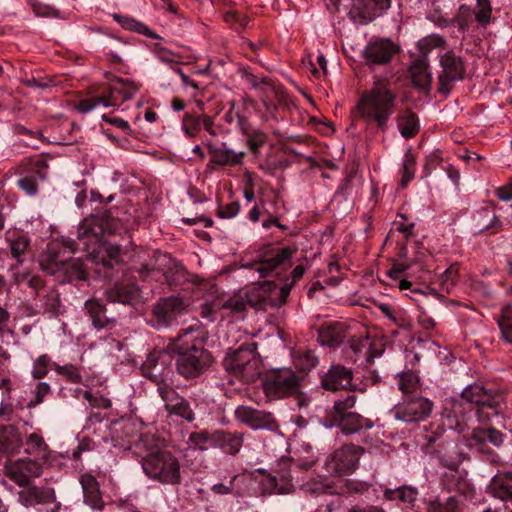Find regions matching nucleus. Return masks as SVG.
Listing matches in <instances>:
<instances>
[{
    "mask_svg": "<svg viewBox=\"0 0 512 512\" xmlns=\"http://www.w3.org/2000/svg\"><path fill=\"white\" fill-rule=\"evenodd\" d=\"M199 330V325H191L182 329L168 345L171 352L177 354L176 367L179 374L186 378H194L204 373L212 364L209 351L197 346L195 343H181V340Z\"/></svg>",
    "mask_w": 512,
    "mask_h": 512,
    "instance_id": "20e7f679",
    "label": "nucleus"
},
{
    "mask_svg": "<svg viewBox=\"0 0 512 512\" xmlns=\"http://www.w3.org/2000/svg\"><path fill=\"white\" fill-rule=\"evenodd\" d=\"M353 371L343 365H332L321 377V384L325 390H345L352 386Z\"/></svg>",
    "mask_w": 512,
    "mask_h": 512,
    "instance_id": "aec40b11",
    "label": "nucleus"
},
{
    "mask_svg": "<svg viewBox=\"0 0 512 512\" xmlns=\"http://www.w3.org/2000/svg\"><path fill=\"white\" fill-rule=\"evenodd\" d=\"M498 325L501 331L512 329V307L505 306L501 310V315L498 318Z\"/></svg>",
    "mask_w": 512,
    "mask_h": 512,
    "instance_id": "338daca9",
    "label": "nucleus"
},
{
    "mask_svg": "<svg viewBox=\"0 0 512 512\" xmlns=\"http://www.w3.org/2000/svg\"><path fill=\"white\" fill-rule=\"evenodd\" d=\"M347 337L345 326L339 322H330L322 325L318 331V341L321 345L335 347Z\"/></svg>",
    "mask_w": 512,
    "mask_h": 512,
    "instance_id": "2f4dec72",
    "label": "nucleus"
},
{
    "mask_svg": "<svg viewBox=\"0 0 512 512\" xmlns=\"http://www.w3.org/2000/svg\"><path fill=\"white\" fill-rule=\"evenodd\" d=\"M51 391L50 385L47 382H39L33 390L34 397L28 402L27 406L33 408L43 402L45 396Z\"/></svg>",
    "mask_w": 512,
    "mask_h": 512,
    "instance_id": "4d7b16f0",
    "label": "nucleus"
},
{
    "mask_svg": "<svg viewBox=\"0 0 512 512\" xmlns=\"http://www.w3.org/2000/svg\"><path fill=\"white\" fill-rule=\"evenodd\" d=\"M10 379H0V415H4L9 407Z\"/></svg>",
    "mask_w": 512,
    "mask_h": 512,
    "instance_id": "13d9d810",
    "label": "nucleus"
},
{
    "mask_svg": "<svg viewBox=\"0 0 512 512\" xmlns=\"http://www.w3.org/2000/svg\"><path fill=\"white\" fill-rule=\"evenodd\" d=\"M302 489L311 495L318 496L321 494L330 493L332 487L330 484L324 483L322 481H312L303 484Z\"/></svg>",
    "mask_w": 512,
    "mask_h": 512,
    "instance_id": "052dcab7",
    "label": "nucleus"
},
{
    "mask_svg": "<svg viewBox=\"0 0 512 512\" xmlns=\"http://www.w3.org/2000/svg\"><path fill=\"white\" fill-rule=\"evenodd\" d=\"M18 492V500L25 507L52 503L56 500L55 491L48 486H36L29 483Z\"/></svg>",
    "mask_w": 512,
    "mask_h": 512,
    "instance_id": "4be33fe9",
    "label": "nucleus"
},
{
    "mask_svg": "<svg viewBox=\"0 0 512 512\" xmlns=\"http://www.w3.org/2000/svg\"><path fill=\"white\" fill-rule=\"evenodd\" d=\"M295 251V249L290 247L269 249L261 255L259 266L256 270L264 277L289 262Z\"/></svg>",
    "mask_w": 512,
    "mask_h": 512,
    "instance_id": "412c9836",
    "label": "nucleus"
},
{
    "mask_svg": "<svg viewBox=\"0 0 512 512\" xmlns=\"http://www.w3.org/2000/svg\"><path fill=\"white\" fill-rule=\"evenodd\" d=\"M64 249L59 243H50L47 250L40 258V266L43 271L51 275H64L67 281L84 280L86 271L81 259H69L64 254L65 249L69 253L74 252V242L67 240L63 242Z\"/></svg>",
    "mask_w": 512,
    "mask_h": 512,
    "instance_id": "39448f33",
    "label": "nucleus"
},
{
    "mask_svg": "<svg viewBox=\"0 0 512 512\" xmlns=\"http://www.w3.org/2000/svg\"><path fill=\"white\" fill-rule=\"evenodd\" d=\"M475 21L472 9L467 5H461L451 21H444L443 25H454L462 33L468 31Z\"/></svg>",
    "mask_w": 512,
    "mask_h": 512,
    "instance_id": "a19ab883",
    "label": "nucleus"
},
{
    "mask_svg": "<svg viewBox=\"0 0 512 512\" xmlns=\"http://www.w3.org/2000/svg\"><path fill=\"white\" fill-rule=\"evenodd\" d=\"M84 308L93 327L97 330L110 328L115 325V315L108 313L105 305L100 300L95 298L88 299L84 304Z\"/></svg>",
    "mask_w": 512,
    "mask_h": 512,
    "instance_id": "b1692460",
    "label": "nucleus"
},
{
    "mask_svg": "<svg viewBox=\"0 0 512 512\" xmlns=\"http://www.w3.org/2000/svg\"><path fill=\"white\" fill-rule=\"evenodd\" d=\"M167 271H162V275L165 277L169 285H176L185 279L186 273L184 267L181 265V272L176 273L174 268H166Z\"/></svg>",
    "mask_w": 512,
    "mask_h": 512,
    "instance_id": "69168bd1",
    "label": "nucleus"
},
{
    "mask_svg": "<svg viewBox=\"0 0 512 512\" xmlns=\"http://www.w3.org/2000/svg\"><path fill=\"white\" fill-rule=\"evenodd\" d=\"M138 446L143 452L141 466L149 479L166 485L180 483V462L171 451L162 447L159 440L143 435Z\"/></svg>",
    "mask_w": 512,
    "mask_h": 512,
    "instance_id": "f257e3e1",
    "label": "nucleus"
},
{
    "mask_svg": "<svg viewBox=\"0 0 512 512\" xmlns=\"http://www.w3.org/2000/svg\"><path fill=\"white\" fill-rule=\"evenodd\" d=\"M460 408H461L460 403H457V402L453 403L452 410L450 412H446V417H447L448 426L450 429H457L460 432H462L463 429L461 427V422L459 419V413L461 412Z\"/></svg>",
    "mask_w": 512,
    "mask_h": 512,
    "instance_id": "e2e57ef3",
    "label": "nucleus"
},
{
    "mask_svg": "<svg viewBox=\"0 0 512 512\" xmlns=\"http://www.w3.org/2000/svg\"><path fill=\"white\" fill-rule=\"evenodd\" d=\"M155 54L161 62L169 65L173 71H176V68L179 67L181 63L182 57L179 54L163 46L157 45L155 47Z\"/></svg>",
    "mask_w": 512,
    "mask_h": 512,
    "instance_id": "3c124183",
    "label": "nucleus"
},
{
    "mask_svg": "<svg viewBox=\"0 0 512 512\" xmlns=\"http://www.w3.org/2000/svg\"><path fill=\"white\" fill-rule=\"evenodd\" d=\"M79 481L82 486L84 502L93 509H102L104 502L96 478L89 473H85L80 476Z\"/></svg>",
    "mask_w": 512,
    "mask_h": 512,
    "instance_id": "7c9ffc66",
    "label": "nucleus"
},
{
    "mask_svg": "<svg viewBox=\"0 0 512 512\" xmlns=\"http://www.w3.org/2000/svg\"><path fill=\"white\" fill-rule=\"evenodd\" d=\"M398 387L405 397L408 396V394H414L419 388V379L413 373H401L399 375Z\"/></svg>",
    "mask_w": 512,
    "mask_h": 512,
    "instance_id": "09e8293b",
    "label": "nucleus"
},
{
    "mask_svg": "<svg viewBox=\"0 0 512 512\" xmlns=\"http://www.w3.org/2000/svg\"><path fill=\"white\" fill-rule=\"evenodd\" d=\"M148 376L157 384V392L164 402V407L169 415L178 416L187 422L195 419V414L190 403L170 385L164 383L163 379L152 370Z\"/></svg>",
    "mask_w": 512,
    "mask_h": 512,
    "instance_id": "9d476101",
    "label": "nucleus"
},
{
    "mask_svg": "<svg viewBox=\"0 0 512 512\" xmlns=\"http://www.w3.org/2000/svg\"><path fill=\"white\" fill-rule=\"evenodd\" d=\"M357 403V396L354 392H349L345 397H340L334 401L333 408L330 412L331 421H334L346 414L353 413L351 411Z\"/></svg>",
    "mask_w": 512,
    "mask_h": 512,
    "instance_id": "ea45409f",
    "label": "nucleus"
},
{
    "mask_svg": "<svg viewBox=\"0 0 512 512\" xmlns=\"http://www.w3.org/2000/svg\"><path fill=\"white\" fill-rule=\"evenodd\" d=\"M244 152H238L223 147L213 148L211 150V161L217 165H238Z\"/></svg>",
    "mask_w": 512,
    "mask_h": 512,
    "instance_id": "e433bc0d",
    "label": "nucleus"
},
{
    "mask_svg": "<svg viewBox=\"0 0 512 512\" xmlns=\"http://www.w3.org/2000/svg\"><path fill=\"white\" fill-rule=\"evenodd\" d=\"M418 496L416 488L402 486L396 489H385L384 498L388 501L398 500L404 504L413 505Z\"/></svg>",
    "mask_w": 512,
    "mask_h": 512,
    "instance_id": "58836bf2",
    "label": "nucleus"
},
{
    "mask_svg": "<svg viewBox=\"0 0 512 512\" xmlns=\"http://www.w3.org/2000/svg\"><path fill=\"white\" fill-rule=\"evenodd\" d=\"M112 233L109 219L92 216L84 219L78 227V240L82 243L92 262L101 263L105 267H113L118 263L121 254L120 246H104L105 235Z\"/></svg>",
    "mask_w": 512,
    "mask_h": 512,
    "instance_id": "f03ea898",
    "label": "nucleus"
},
{
    "mask_svg": "<svg viewBox=\"0 0 512 512\" xmlns=\"http://www.w3.org/2000/svg\"><path fill=\"white\" fill-rule=\"evenodd\" d=\"M432 408L433 403L428 398L406 396L392 408L391 414L398 421L412 424L425 421L430 416Z\"/></svg>",
    "mask_w": 512,
    "mask_h": 512,
    "instance_id": "9b49d317",
    "label": "nucleus"
},
{
    "mask_svg": "<svg viewBox=\"0 0 512 512\" xmlns=\"http://www.w3.org/2000/svg\"><path fill=\"white\" fill-rule=\"evenodd\" d=\"M262 387L265 395L271 400L295 397L299 407L308 405L310 401L302 392L301 378L288 368L268 372L262 380Z\"/></svg>",
    "mask_w": 512,
    "mask_h": 512,
    "instance_id": "423d86ee",
    "label": "nucleus"
},
{
    "mask_svg": "<svg viewBox=\"0 0 512 512\" xmlns=\"http://www.w3.org/2000/svg\"><path fill=\"white\" fill-rule=\"evenodd\" d=\"M26 165H28L30 173L20 178L17 184L28 195L34 196L38 192V182L46 179L48 164L43 157L36 156L28 159Z\"/></svg>",
    "mask_w": 512,
    "mask_h": 512,
    "instance_id": "6ab92c4d",
    "label": "nucleus"
},
{
    "mask_svg": "<svg viewBox=\"0 0 512 512\" xmlns=\"http://www.w3.org/2000/svg\"><path fill=\"white\" fill-rule=\"evenodd\" d=\"M497 216L490 210L484 209L479 213L477 227L479 231L494 230L499 225Z\"/></svg>",
    "mask_w": 512,
    "mask_h": 512,
    "instance_id": "864d4df0",
    "label": "nucleus"
},
{
    "mask_svg": "<svg viewBox=\"0 0 512 512\" xmlns=\"http://www.w3.org/2000/svg\"><path fill=\"white\" fill-rule=\"evenodd\" d=\"M441 71L438 74L439 92L448 94L456 81L462 80L465 75V65L461 56L452 50L440 56Z\"/></svg>",
    "mask_w": 512,
    "mask_h": 512,
    "instance_id": "4468645a",
    "label": "nucleus"
},
{
    "mask_svg": "<svg viewBox=\"0 0 512 512\" xmlns=\"http://www.w3.org/2000/svg\"><path fill=\"white\" fill-rule=\"evenodd\" d=\"M43 305L47 311L57 314L60 308L59 294L54 290L47 292Z\"/></svg>",
    "mask_w": 512,
    "mask_h": 512,
    "instance_id": "0e129e2a",
    "label": "nucleus"
},
{
    "mask_svg": "<svg viewBox=\"0 0 512 512\" xmlns=\"http://www.w3.org/2000/svg\"><path fill=\"white\" fill-rule=\"evenodd\" d=\"M235 417L238 421L254 430L266 429L272 431L278 428L277 421L272 413L258 410L250 406H238L235 409Z\"/></svg>",
    "mask_w": 512,
    "mask_h": 512,
    "instance_id": "f3484780",
    "label": "nucleus"
},
{
    "mask_svg": "<svg viewBox=\"0 0 512 512\" xmlns=\"http://www.w3.org/2000/svg\"><path fill=\"white\" fill-rule=\"evenodd\" d=\"M290 290L291 284L279 287L269 281L262 282L250 292L251 305L259 310L280 307L286 303Z\"/></svg>",
    "mask_w": 512,
    "mask_h": 512,
    "instance_id": "f8f14e48",
    "label": "nucleus"
},
{
    "mask_svg": "<svg viewBox=\"0 0 512 512\" xmlns=\"http://www.w3.org/2000/svg\"><path fill=\"white\" fill-rule=\"evenodd\" d=\"M258 92L261 94V101L267 111H271L275 108L273 99L281 100L283 94L282 90L268 78L264 79Z\"/></svg>",
    "mask_w": 512,
    "mask_h": 512,
    "instance_id": "4c0bfd02",
    "label": "nucleus"
},
{
    "mask_svg": "<svg viewBox=\"0 0 512 512\" xmlns=\"http://www.w3.org/2000/svg\"><path fill=\"white\" fill-rule=\"evenodd\" d=\"M22 446L27 455L42 464L46 463L51 456L49 445L40 432H33L26 435L25 439H22Z\"/></svg>",
    "mask_w": 512,
    "mask_h": 512,
    "instance_id": "393cba45",
    "label": "nucleus"
},
{
    "mask_svg": "<svg viewBox=\"0 0 512 512\" xmlns=\"http://www.w3.org/2000/svg\"><path fill=\"white\" fill-rule=\"evenodd\" d=\"M43 464L32 458L8 459L4 464L5 475L20 487L31 483L32 478L41 476Z\"/></svg>",
    "mask_w": 512,
    "mask_h": 512,
    "instance_id": "2eb2a0df",
    "label": "nucleus"
},
{
    "mask_svg": "<svg viewBox=\"0 0 512 512\" xmlns=\"http://www.w3.org/2000/svg\"><path fill=\"white\" fill-rule=\"evenodd\" d=\"M51 360L48 355H40L33 363L32 375L35 379H42L48 374V366Z\"/></svg>",
    "mask_w": 512,
    "mask_h": 512,
    "instance_id": "5fc2aeb1",
    "label": "nucleus"
},
{
    "mask_svg": "<svg viewBox=\"0 0 512 512\" xmlns=\"http://www.w3.org/2000/svg\"><path fill=\"white\" fill-rule=\"evenodd\" d=\"M441 461L448 468L455 469L461 463L462 455L457 453L453 447L451 451H447V454L441 457Z\"/></svg>",
    "mask_w": 512,
    "mask_h": 512,
    "instance_id": "774afa93",
    "label": "nucleus"
},
{
    "mask_svg": "<svg viewBox=\"0 0 512 512\" xmlns=\"http://www.w3.org/2000/svg\"><path fill=\"white\" fill-rule=\"evenodd\" d=\"M11 255L19 264L23 262L22 256L30 245V239L25 234H16L8 239Z\"/></svg>",
    "mask_w": 512,
    "mask_h": 512,
    "instance_id": "c03bdc74",
    "label": "nucleus"
},
{
    "mask_svg": "<svg viewBox=\"0 0 512 512\" xmlns=\"http://www.w3.org/2000/svg\"><path fill=\"white\" fill-rule=\"evenodd\" d=\"M478 406L480 410H491V413H488L487 417H490V415H498L504 408V395L501 392L487 390L485 388Z\"/></svg>",
    "mask_w": 512,
    "mask_h": 512,
    "instance_id": "f704fd0d",
    "label": "nucleus"
},
{
    "mask_svg": "<svg viewBox=\"0 0 512 512\" xmlns=\"http://www.w3.org/2000/svg\"><path fill=\"white\" fill-rule=\"evenodd\" d=\"M396 97L388 82L377 80L360 97L356 106L357 112L368 124H374L385 131L396 109Z\"/></svg>",
    "mask_w": 512,
    "mask_h": 512,
    "instance_id": "7ed1b4c3",
    "label": "nucleus"
},
{
    "mask_svg": "<svg viewBox=\"0 0 512 512\" xmlns=\"http://www.w3.org/2000/svg\"><path fill=\"white\" fill-rule=\"evenodd\" d=\"M395 122L400 135L406 140L414 138L420 131V120L410 108L400 109Z\"/></svg>",
    "mask_w": 512,
    "mask_h": 512,
    "instance_id": "c85d7f7f",
    "label": "nucleus"
},
{
    "mask_svg": "<svg viewBox=\"0 0 512 512\" xmlns=\"http://www.w3.org/2000/svg\"><path fill=\"white\" fill-rule=\"evenodd\" d=\"M256 343H248L229 351L224 360L225 370L244 382H252L260 374V361L256 355Z\"/></svg>",
    "mask_w": 512,
    "mask_h": 512,
    "instance_id": "6e6552de",
    "label": "nucleus"
},
{
    "mask_svg": "<svg viewBox=\"0 0 512 512\" xmlns=\"http://www.w3.org/2000/svg\"><path fill=\"white\" fill-rule=\"evenodd\" d=\"M138 90L139 87L133 81L112 76L99 96L80 100L76 108L80 113H88L99 106L120 107L124 102L131 100Z\"/></svg>",
    "mask_w": 512,
    "mask_h": 512,
    "instance_id": "0eeeda50",
    "label": "nucleus"
},
{
    "mask_svg": "<svg viewBox=\"0 0 512 512\" xmlns=\"http://www.w3.org/2000/svg\"><path fill=\"white\" fill-rule=\"evenodd\" d=\"M349 348L353 352L356 362L360 357H363L366 362L370 363L373 361L375 355L371 352L372 343L368 337H352L349 340Z\"/></svg>",
    "mask_w": 512,
    "mask_h": 512,
    "instance_id": "c9c22d12",
    "label": "nucleus"
},
{
    "mask_svg": "<svg viewBox=\"0 0 512 512\" xmlns=\"http://www.w3.org/2000/svg\"><path fill=\"white\" fill-rule=\"evenodd\" d=\"M332 426L339 427L345 435H352L363 429H371L374 424L369 418H365L359 413L353 412L332 421L331 425L328 427Z\"/></svg>",
    "mask_w": 512,
    "mask_h": 512,
    "instance_id": "cd10ccee",
    "label": "nucleus"
},
{
    "mask_svg": "<svg viewBox=\"0 0 512 512\" xmlns=\"http://www.w3.org/2000/svg\"><path fill=\"white\" fill-rule=\"evenodd\" d=\"M410 74L415 87L429 92L432 84V74L429 70V60L426 56H419L410 66Z\"/></svg>",
    "mask_w": 512,
    "mask_h": 512,
    "instance_id": "bb28decb",
    "label": "nucleus"
},
{
    "mask_svg": "<svg viewBox=\"0 0 512 512\" xmlns=\"http://www.w3.org/2000/svg\"><path fill=\"white\" fill-rule=\"evenodd\" d=\"M390 6V0H357L350 11V16L360 24H367L383 15Z\"/></svg>",
    "mask_w": 512,
    "mask_h": 512,
    "instance_id": "a211bd4d",
    "label": "nucleus"
},
{
    "mask_svg": "<svg viewBox=\"0 0 512 512\" xmlns=\"http://www.w3.org/2000/svg\"><path fill=\"white\" fill-rule=\"evenodd\" d=\"M475 21L481 27H487L492 19V6L490 0H476V6L472 9Z\"/></svg>",
    "mask_w": 512,
    "mask_h": 512,
    "instance_id": "a18cd8bd",
    "label": "nucleus"
},
{
    "mask_svg": "<svg viewBox=\"0 0 512 512\" xmlns=\"http://www.w3.org/2000/svg\"><path fill=\"white\" fill-rule=\"evenodd\" d=\"M445 47L446 40L438 34L426 36L418 41V48L422 52L421 56L427 57L428 53L431 52L433 49Z\"/></svg>",
    "mask_w": 512,
    "mask_h": 512,
    "instance_id": "de8ad7c7",
    "label": "nucleus"
},
{
    "mask_svg": "<svg viewBox=\"0 0 512 512\" xmlns=\"http://www.w3.org/2000/svg\"><path fill=\"white\" fill-rule=\"evenodd\" d=\"M458 268L455 265L448 267L440 276V282L446 292H450V288L456 283Z\"/></svg>",
    "mask_w": 512,
    "mask_h": 512,
    "instance_id": "680f3d73",
    "label": "nucleus"
},
{
    "mask_svg": "<svg viewBox=\"0 0 512 512\" xmlns=\"http://www.w3.org/2000/svg\"><path fill=\"white\" fill-rule=\"evenodd\" d=\"M472 439L478 443L490 442L499 447L504 442V435L495 428H477L473 430Z\"/></svg>",
    "mask_w": 512,
    "mask_h": 512,
    "instance_id": "79ce46f5",
    "label": "nucleus"
},
{
    "mask_svg": "<svg viewBox=\"0 0 512 512\" xmlns=\"http://www.w3.org/2000/svg\"><path fill=\"white\" fill-rule=\"evenodd\" d=\"M220 310H222L220 298H215L211 302H205L202 304L201 316L209 321H214L216 319V313Z\"/></svg>",
    "mask_w": 512,
    "mask_h": 512,
    "instance_id": "bf43d9fd",
    "label": "nucleus"
},
{
    "mask_svg": "<svg viewBox=\"0 0 512 512\" xmlns=\"http://www.w3.org/2000/svg\"><path fill=\"white\" fill-rule=\"evenodd\" d=\"M166 268H174L176 273L181 272V264L171 258L170 255L155 252L153 257L143 264L138 272L142 277H149L157 272L167 271Z\"/></svg>",
    "mask_w": 512,
    "mask_h": 512,
    "instance_id": "a878e982",
    "label": "nucleus"
},
{
    "mask_svg": "<svg viewBox=\"0 0 512 512\" xmlns=\"http://www.w3.org/2000/svg\"><path fill=\"white\" fill-rule=\"evenodd\" d=\"M244 441V433L216 431L214 433V443L224 452L235 455L237 454Z\"/></svg>",
    "mask_w": 512,
    "mask_h": 512,
    "instance_id": "473e14b6",
    "label": "nucleus"
},
{
    "mask_svg": "<svg viewBox=\"0 0 512 512\" xmlns=\"http://www.w3.org/2000/svg\"><path fill=\"white\" fill-rule=\"evenodd\" d=\"M185 312L186 305L182 298L177 296L160 298L152 306L150 322L153 327L167 328L176 323Z\"/></svg>",
    "mask_w": 512,
    "mask_h": 512,
    "instance_id": "ddd939ff",
    "label": "nucleus"
},
{
    "mask_svg": "<svg viewBox=\"0 0 512 512\" xmlns=\"http://www.w3.org/2000/svg\"><path fill=\"white\" fill-rule=\"evenodd\" d=\"M399 51L398 45L390 39L382 38L370 41L364 48L362 55L367 65H384L391 61Z\"/></svg>",
    "mask_w": 512,
    "mask_h": 512,
    "instance_id": "dca6fc26",
    "label": "nucleus"
},
{
    "mask_svg": "<svg viewBox=\"0 0 512 512\" xmlns=\"http://www.w3.org/2000/svg\"><path fill=\"white\" fill-rule=\"evenodd\" d=\"M484 387L478 384L467 386L463 391L461 397L468 403H473L478 406L483 395Z\"/></svg>",
    "mask_w": 512,
    "mask_h": 512,
    "instance_id": "6e6d98bb",
    "label": "nucleus"
},
{
    "mask_svg": "<svg viewBox=\"0 0 512 512\" xmlns=\"http://www.w3.org/2000/svg\"><path fill=\"white\" fill-rule=\"evenodd\" d=\"M222 310H228L231 313H240L246 309L247 304H251L249 294H234L228 299L220 298Z\"/></svg>",
    "mask_w": 512,
    "mask_h": 512,
    "instance_id": "37998d69",
    "label": "nucleus"
},
{
    "mask_svg": "<svg viewBox=\"0 0 512 512\" xmlns=\"http://www.w3.org/2000/svg\"><path fill=\"white\" fill-rule=\"evenodd\" d=\"M106 300L110 303L137 305L142 298L140 288L134 283H119L105 292Z\"/></svg>",
    "mask_w": 512,
    "mask_h": 512,
    "instance_id": "5701e85b",
    "label": "nucleus"
},
{
    "mask_svg": "<svg viewBox=\"0 0 512 512\" xmlns=\"http://www.w3.org/2000/svg\"><path fill=\"white\" fill-rule=\"evenodd\" d=\"M52 369H54L57 374L64 376L68 381L72 383H79L82 380L79 369L72 364L60 365L53 362Z\"/></svg>",
    "mask_w": 512,
    "mask_h": 512,
    "instance_id": "603ef678",
    "label": "nucleus"
},
{
    "mask_svg": "<svg viewBox=\"0 0 512 512\" xmlns=\"http://www.w3.org/2000/svg\"><path fill=\"white\" fill-rule=\"evenodd\" d=\"M491 494L501 500H512V473H499L495 475L490 484Z\"/></svg>",
    "mask_w": 512,
    "mask_h": 512,
    "instance_id": "72a5a7b5",
    "label": "nucleus"
},
{
    "mask_svg": "<svg viewBox=\"0 0 512 512\" xmlns=\"http://www.w3.org/2000/svg\"><path fill=\"white\" fill-rule=\"evenodd\" d=\"M364 452V448L359 445H342L326 458V472L329 475L336 476H344L354 473Z\"/></svg>",
    "mask_w": 512,
    "mask_h": 512,
    "instance_id": "1a4fd4ad",
    "label": "nucleus"
},
{
    "mask_svg": "<svg viewBox=\"0 0 512 512\" xmlns=\"http://www.w3.org/2000/svg\"><path fill=\"white\" fill-rule=\"evenodd\" d=\"M22 447V436L13 425H0V454L15 455Z\"/></svg>",
    "mask_w": 512,
    "mask_h": 512,
    "instance_id": "c756f323",
    "label": "nucleus"
},
{
    "mask_svg": "<svg viewBox=\"0 0 512 512\" xmlns=\"http://www.w3.org/2000/svg\"><path fill=\"white\" fill-rule=\"evenodd\" d=\"M201 129V115L186 113L182 119V130L187 137H195Z\"/></svg>",
    "mask_w": 512,
    "mask_h": 512,
    "instance_id": "8fccbe9b",
    "label": "nucleus"
},
{
    "mask_svg": "<svg viewBox=\"0 0 512 512\" xmlns=\"http://www.w3.org/2000/svg\"><path fill=\"white\" fill-rule=\"evenodd\" d=\"M190 447L200 450H206L209 446L215 445L214 433L209 434L207 431L192 432L188 438Z\"/></svg>",
    "mask_w": 512,
    "mask_h": 512,
    "instance_id": "49530a36",
    "label": "nucleus"
}]
</instances>
